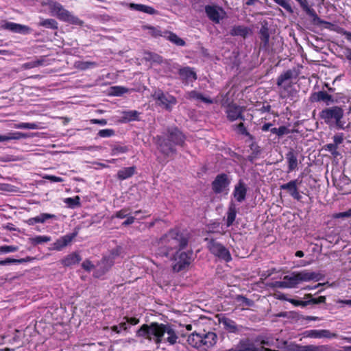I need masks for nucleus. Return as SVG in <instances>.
Here are the masks:
<instances>
[{
	"mask_svg": "<svg viewBox=\"0 0 351 351\" xmlns=\"http://www.w3.org/2000/svg\"><path fill=\"white\" fill-rule=\"evenodd\" d=\"M165 334L168 335L165 340L170 345H174L177 343L178 336L173 325L169 323L152 322L149 324H144L136 331V337L153 341L156 344L162 343Z\"/></svg>",
	"mask_w": 351,
	"mask_h": 351,
	"instance_id": "nucleus-1",
	"label": "nucleus"
},
{
	"mask_svg": "<svg viewBox=\"0 0 351 351\" xmlns=\"http://www.w3.org/2000/svg\"><path fill=\"white\" fill-rule=\"evenodd\" d=\"M158 149L165 157H171L177 154L176 146L183 147L186 136L176 126L168 127L163 136H157Z\"/></svg>",
	"mask_w": 351,
	"mask_h": 351,
	"instance_id": "nucleus-2",
	"label": "nucleus"
},
{
	"mask_svg": "<svg viewBox=\"0 0 351 351\" xmlns=\"http://www.w3.org/2000/svg\"><path fill=\"white\" fill-rule=\"evenodd\" d=\"M189 237L187 233L182 231L179 228L170 229L167 233L162 235L159 244L158 254L162 256L168 257L171 251H181L185 248L189 243Z\"/></svg>",
	"mask_w": 351,
	"mask_h": 351,
	"instance_id": "nucleus-3",
	"label": "nucleus"
},
{
	"mask_svg": "<svg viewBox=\"0 0 351 351\" xmlns=\"http://www.w3.org/2000/svg\"><path fill=\"white\" fill-rule=\"evenodd\" d=\"M344 109L341 106H327L319 112V118L330 129L346 130L350 128L344 119Z\"/></svg>",
	"mask_w": 351,
	"mask_h": 351,
	"instance_id": "nucleus-4",
	"label": "nucleus"
},
{
	"mask_svg": "<svg viewBox=\"0 0 351 351\" xmlns=\"http://www.w3.org/2000/svg\"><path fill=\"white\" fill-rule=\"evenodd\" d=\"M51 12L56 15L60 20L69 22L73 25H82L83 22L79 18L71 14L70 12L64 8L58 2L49 1L47 3Z\"/></svg>",
	"mask_w": 351,
	"mask_h": 351,
	"instance_id": "nucleus-5",
	"label": "nucleus"
},
{
	"mask_svg": "<svg viewBox=\"0 0 351 351\" xmlns=\"http://www.w3.org/2000/svg\"><path fill=\"white\" fill-rule=\"evenodd\" d=\"M204 241H207V247L211 254L226 262L232 260L229 250L221 243L217 242L215 239L205 238Z\"/></svg>",
	"mask_w": 351,
	"mask_h": 351,
	"instance_id": "nucleus-6",
	"label": "nucleus"
},
{
	"mask_svg": "<svg viewBox=\"0 0 351 351\" xmlns=\"http://www.w3.org/2000/svg\"><path fill=\"white\" fill-rule=\"evenodd\" d=\"M193 251L187 252L176 251L172 259L175 261L173 270L180 272L190 265L192 261Z\"/></svg>",
	"mask_w": 351,
	"mask_h": 351,
	"instance_id": "nucleus-7",
	"label": "nucleus"
},
{
	"mask_svg": "<svg viewBox=\"0 0 351 351\" xmlns=\"http://www.w3.org/2000/svg\"><path fill=\"white\" fill-rule=\"evenodd\" d=\"M154 100L158 101V105L164 107L167 111H171L172 106L177 104L176 98L171 95L165 94L160 89H157L152 94Z\"/></svg>",
	"mask_w": 351,
	"mask_h": 351,
	"instance_id": "nucleus-8",
	"label": "nucleus"
},
{
	"mask_svg": "<svg viewBox=\"0 0 351 351\" xmlns=\"http://www.w3.org/2000/svg\"><path fill=\"white\" fill-rule=\"evenodd\" d=\"M230 182L231 179L226 173L218 174L211 183L212 190L216 194L221 193L224 191L228 190Z\"/></svg>",
	"mask_w": 351,
	"mask_h": 351,
	"instance_id": "nucleus-9",
	"label": "nucleus"
},
{
	"mask_svg": "<svg viewBox=\"0 0 351 351\" xmlns=\"http://www.w3.org/2000/svg\"><path fill=\"white\" fill-rule=\"evenodd\" d=\"M245 110V108L244 106H241L235 103L231 102L227 105L226 110L227 119L230 121H234L237 119L245 121V119L243 114Z\"/></svg>",
	"mask_w": 351,
	"mask_h": 351,
	"instance_id": "nucleus-10",
	"label": "nucleus"
},
{
	"mask_svg": "<svg viewBox=\"0 0 351 351\" xmlns=\"http://www.w3.org/2000/svg\"><path fill=\"white\" fill-rule=\"evenodd\" d=\"M330 348L327 345L315 346L306 345L302 346L294 342H289L287 351H330Z\"/></svg>",
	"mask_w": 351,
	"mask_h": 351,
	"instance_id": "nucleus-11",
	"label": "nucleus"
},
{
	"mask_svg": "<svg viewBox=\"0 0 351 351\" xmlns=\"http://www.w3.org/2000/svg\"><path fill=\"white\" fill-rule=\"evenodd\" d=\"M301 182L302 181H299L298 179L292 180L287 183L281 184L280 189L286 191L293 199L300 201L302 199V195L299 192L298 185L300 184Z\"/></svg>",
	"mask_w": 351,
	"mask_h": 351,
	"instance_id": "nucleus-12",
	"label": "nucleus"
},
{
	"mask_svg": "<svg viewBox=\"0 0 351 351\" xmlns=\"http://www.w3.org/2000/svg\"><path fill=\"white\" fill-rule=\"evenodd\" d=\"M306 14L312 18V23L314 25H319L323 24H330L329 22L321 19L314 9L309 6L307 0H296Z\"/></svg>",
	"mask_w": 351,
	"mask_h": 351,
	"instance_id": "nucleus-13",
	"label": "nucleus"
},
{
	"mask_svg": "<svg viewBox=\"0 0 351 351\" xmlns=\"http://www.w3.org/2000/svg\"><path fill=\"white\" fill-rule=\"evenodd\" d=\"M309 101L312 103L323 101L326 106L337 102V99H335L332 95L324 90L313 93L310 96Z\"/></svg>",
	"mask_w": 351,
	"mask_h": 351,
	"instance_id": "nucleus-14",
	"label": "nucleus"
},
{
	"mask_svg": "<svg viewBox=\"0 0 351 351\" xmlns=\"http://www.w3.org/2000/svg\"><path fill=\"white\" fill-rule=\"evenodd\" d=\"M205 12L208 18L215 23H219L221 19H223L221 13L226 14L222 8L210 5L205 6Z\"/></svg>",
	"mask_w": 351,
	"mask_h": 351,
	"instance_id": "nucleus-15",
	"label": "nucleus"
},
{
	"mask_svg": "<svg viewBox=\"0 0 351 351\" xmlns=\"http://www.w3.org/2000/svg\"><path fill=\"white\" fill-rule=\"evenodd\" d=\"M259 38L261 39L260 49H267L269 41V29L268 27V22L264 20L261 22V27L258 32Z\"/></svg>",
	"mask_w": 351,
	"mask_h": 351,
	"instance_id": "nucleus-16",
	"label": "nucleus"
},
{
	"mask_svg": "<svg viewBox=\"0 0 351 351\" xmlns=\"http://www.w3.org/2000/svg\"><path fill=\"white\" fill-rule=\"evenodd\" d=\"M304 335L311 338H336L338 337L337 333L331 332L328 330H310L304 332Z\"/></svg>",
	"mask_w": 351,
	"mask_h": 351,
	"instance_id": "nucleus-17",
	"label": "nucleus"
},
{
	"mask_svg": "<svg viewBox=\"0 0 351 351\" xmlns=\"http://www.w3.org/2000/svg\"><path fill=\"white\" fill-rule=\"evenodd\" d=\"M247 191L245 184L242 180H239L234 186L233 196L238 202H242L245 199Z\"/></svg>",
	"mask_w": 351,
	"mask_h": 351,
	"instance_id": "nucleus-18",
	"label": "nucleus"
},
{
	"mask_svg": "<svg viewBox=\"0 0 351 351\" xmlns=\"http://www.w3.org/2000/svg\"><path fill=\"white\" fill-rule=\"evenodd\" d=\"M76 236L77 232L66 234L54 242L50 249L59 251L71 243Z\"/></svg>",
	"mask_w": 351,
	"mask_h": 351,
	"instance_id": "nucleus-19",
	"label": "nucleus"
},
{
	"mask_svg": "<svg viewBox=\"0 0 351 351\" xmlns=\"http://www.w3.org/2000/svg\"><path fill=\"white\" fill-rule=\"evenodd\" d=\"M298 153L292 148H291L286 154V159L288 164V172H291L298 167Z\"/></svg>",
	"mask_w": 351,
	"mask_h": 351,
	"instance_id": "nucleus-20",
	"label": "nucleus"
},
{
	"mask_svg": "<svg viewBox=\"0 0 351 351\" xmlns=\"http://www.w3.org/2000/svg\"><path fill=\"white\" fill-rule=\"evenodd\" d=\"M33 136L27 133H23L21 132H10L6 135H0V142L8 141L10 140H20L22 138H27Z\"/></svg>",
	"mask_w": 351,
	"mask_h": 351,
	"instance_id": "nucleus-21",
	"label": "nucleus"
},
{
	"mask_svg": "<svg viewBox=\"0 0 351 351\" xmlns=\"http://www.w3.org/2000/svg\"><path fill=\"white\" fill-rule=\"evenodd\" d=\"M297 274H298V278L300 280V282L310 281V280H320V278H319V274L316 272H313V271L311 272L307 270H303V271L297 272Z\"/></svg>",
	"mask_w": 351,
	"mask_h": 351,
	"instance_id": "nucleus-22",
	"label": "nucleus"
},
{
	"mask_svg": "<svg viewBox=\"0 0 351 351\" xmlns=\"http://www.w3.org/2000/svg\"><path fill=\"white\" fill-rule=\"evenodd\" d=\"M202 346L210 348L216 344L217 340V335L213 332H208L207 333H202Z\"/></svg>",
	"mask_w": 351,
	"mask_h": 351,
	"instance_id": "nucleus-23",
	"label": "nucleus"
},
{
	"mask_svg": "<svg viewBox=\"0 0 351 351\" xmlns=\"http://www.w3.org/2000/svg\"><path fill=\"white\" fill-rule=\"evenodd\" d=\"M6 29L16 33L20 34H29L30 32V28L24 25L17 24L14 23H7L5 25Z\"/></svg>",
	"mask_w": 351,
	"mask_h": 351,
	"instance_id": "nucleus-24",
	"label": "nucleus"
},
{
	"mask_svg": "<svg viewBox=\"0 0 351 351\" xmlns=\"http://www.w3.org/2000/svg\"><path fill=\"white\" fill-rule=\"evenodd\" d=\"M82 260L80 255L77 252H73L63 259L61 260V263L64 267H70L73 265L79 263Z\"/></svg>",
	"mask_w": 351,
	"mask_h": 351,
	"instance_id": "nucleus-25",
	"label": "nucleus"
},
{
	"mask_svg": "<svg viewBox=\"0 0 351 351\" xmlns=\"http://www.w3.org/2000/svg\"><path fill=\"white\" fill-rule=\"evenodd\" d=\"M298 74L295 69H289L281 73L277 78L276 84L278 86H281L282 84L293 77L296 78Z\"/></svg>",
	"mask_w": 351,
	"mask_h": 351,
	"instance_id": "nucleus-26",
	"label": "nucleus"
},
{
	"mask_svg": "<svg viewBox=\"0 0 351 351\" xmlns=\"http://www.w3.org/2000/svg\"><path fill=\"white\" fill-rule=\"evenodd\" d=\"M163 37L177 46L183 47L186 45V42L182 38H180L176 34L171 31L165 30L164 32Z\"/></svg>",
	"mask_w": 351,
	"mask_h": 351,
	"instance_id": "nucleus-27",
	"label": "nucleus"
},
{
	"mask_svg": "<svg viewBox=\"0 0 351 351\" xmlns=\"http://www.w3.org/2000/svg\"><path fill=\"white\" fill-rule=\"evenodd\" d=\"M136 169L135 166L123 167L118 171L117 177L119 180H126L134 175Z\"/></svg>",
	"mask_w": 351,
	"mask_h": 351,
	"instance_id": "nucleus-28",
	"label": "nucleus"
},
{
	"mask_svg": "<svg viewBox=\"0 0 351 351\" xmlns=\"http://www.w3.org/2000/svg\"><path fill=\"white\" fill-rule=\"evenodd\" d=\"M178 74L182 80H188L193 78L196 80L197 78L196 73L189 66L182 67L178 69Z\"/></svg>",
	"mask_w": 351,
	"mask_h": 351,
	"instance_id": "nucleus-29",
	"label": "nucleus"
},
{
	"mask_svg": "<svg viewBox=\"0 0 351 351\" xmlns=\"http://www.w3.org/2000/svg\"><path fill=\"white\" fill-rule=\"evenodd\" d=\"M139 114L140 112L136 110L123 111L120 121L121 123H128L133 121H139Z\"/></svg>",
	"mask_w": 351,
	"mask_h": 351,
	"instance_id": "nucleus-30",
	"label": "nucleus"
},
{
	"mask_svg": "<svg viewBox=\"0 0 351 351\" xmlns=\"http://www.w3.org/2000/svg\"><path fill=\"white\" fill-rule=\"evenodd\" d=\"M250 28L243 25H234L232 27L230 34L232 36H239L244 38L250 34Z\"/></svg>",
	"mask_w": 351,
	"mask_h": 351,
	"instance_id": "nucleus-31",
	"label": "nucleus"
},
{
	"mask_svg": "<svg viewBox=\"0 0 351 351\" xmlns=\"http://www.w3.org/2000/svg\"><path fill=\"white\" fill-rule=\"evenodd\" d=\"M304 299L306 300V306L319 305L322 304H326V296H319L315 298L311 293L305 294Z\"/></svg>",
	"mask_w": 351,
	"mask_h": 351,
	"instance_id": "nucleus-32",
	"label": "nucleus"
},
{
	"mask_svg": "<svg viewBox=\"0 0 351 351\" xmlns=\"http://www.w3.org/2000/svg\"><path fill=\"white\" fill-rule=\"evenodd\" d=\"M202 334L195 332L191 334L187 338L188 343L195 348L202 346Z\"/></svg>",
	"mask_w": 351,
	"mask_h": 351,
	"instance_id": "nucleus-33",
	"label": "nucleus"
},
{
	"mask_svg": "<svg viewBox=\"0 0 351 351\" xmlns=\"http://www.w3.org/2000/svg\"><path fill=\"white\" fill-rule=\"evenodd\" d=\"M219 323L222 324L224 328L229 332L235 333L238 331L236 323L230 318L223 317L219 319Z\"/></svg>",
	"mask_w": 351,
	"mask_h": 351,
	"instance_id": "nucleus-34",
	"label": "nucleus"
},
{
	"mask_svg": "<svg viewBox=\"0 0 351 351\" xmlns=\"http://www.w3.org/2000/svg\"><path fill=\"white\" fill-rule=\"evenodd\" d=\"M186 97L189 99H198L201 100L204 103L212 104L213 103V100L210 97H204L202 93H198L196 90H191L186 93Z\"/></svg>",
	"mask_w": 351,
	"mask_h": 351,
	"instance_id": "nucleus-35",
	"label": "nucleus"
},
{
	"mask_svg": "<svg viewBox=\"0 0 351 351\" xmlns=\"http://www.w3.org/2000/svg\"><path fill=\"white\" fill-rule=\"evenodd\" d=\"M237 208L236 205L233 202H230L228 213H227V220H226V226L227 227H230L233 224V222L235 220L237 215Z\"/></svg>",
	"mask_w": 351,
	"mask_h": 351,
	"instance_id": "nucleus-36",
	"label": "nucleus"
},
{
	"mask_svg": "<svg viewBox=\"0 0 351 351\" xmlns=\"http://www.w3.org/2000/svg\"><path fill=\"white\" fill-rule=\"evenodd\" d=\"M130 8L134 10L147 13L149 14H155L157 12V11L154 8L143 4L131 3Z\"/></svg>",
	"mask_w": 351,
	"mask_h": 351,
	"instance_id": "nucleus-37",
	"label": "nucleus"
},
{
	"mask_svg": "<svg viewBox=\"0 0 351 351\" xmlns=\"http://www.w3.org/2000/svg\"><path fill=\"white\" fill-rule=\"evenodd\" d=\"M284 280L287 282L289 288L295 287L300 283L297 272H293L290 276H285Z\"/></svg>",
	"mask_w": 351,
	"mask_h": 351,
	"instance_id": "nucleus-38",
	"label": "nucleus"
},
{
	"mask_svg": "<svg viewBox=\"0 0 351 351\" xmlns=\"http://www.w3.org/2000/svg\"><path fill=\"white\" fill-rule=\"evenodd\" d=\"M39 25L52 29H58V23L55 19H53L43 20L39 23Z\"/></svg>",
	"mask_w": 351,
	"mask_h": 351,
	"instance_id": "nucleus-39",
	"label": "nucleus"
},
{
	"mask_svg": "<svg viewBox=\"0 0 351 351\" xmlns=\"http://www.w3.org/2000/svg\"><path fill=\"white\" fill-rule=\"evenodd\" d=\"M50 241L51 237L48 236H36L29 239L30 243L34 245L41 244L43 243H47Z\"/></svg>",
	"mask_w": 351,
	"mask_h": 351,
	"instance_id": "nucleus-40",
	"label": "nucleus"
},
{
	"mask_svg": "<svg viewBox=\"0 0 351 351\" xmlns=\"http://www.w3.org/2000/svg\"><path fill=\"white\" fill-rule=\"evenodd\" d=\"M270 131L272 134H276L278 136L281 137L285 134H288L290 133V130L286 126H280L278 128H273L270 129Z\"/></svg>",
	"mask_w": 351,
	"mask_h": 351,
	"instance_id": "nucleus-41",
	"label": "nucleus"
},
{
	"mask_svg": "<svg viewBox=\"0 0 351 351\" xmlns=\"http://www.w3.org/2000/svg\"><path fill=\"white\" fill-rule=\"evenodd\" d=\"M129 151L128 146L112 145L111 155H117L118 154L126 153Z\"/></svg>",
	"mask_w": 351,
	"mask_h": 351,
	"instance_id": "nucleus-42",
	"label": "nucleus"
},
{
	"mask_svg": "<svg viewBox=\"0 0 351 351\" xmlns=\"http://www.w3.org/2000/svg\"><path fill=\"white\" fill-rule=\"evenodd\" d=\"M128 92V89L127 88L123 86H112L111 87L110 94L113 96H121Z\"/></svg>",
	"mask_w": 351,
	"mask_h": 351,
	"instance_id": "nucleus-43",
	"label": "nucleus"
},
{
	"mask_svg": "<svg viewBox=\"0 0 351 351\" xmlns=\"http://www.w3.org/2000/svg\"><path fill=\"white\" fill-rule=\"evenodd\" d=\"M237 301L241 302L246 306H253L254 305V302L252 300L241 295H238L237 296Z\"/></svg>",
	"mask_w": 351,
	"mask_h": 351,
	"instance_id": "nucleus-44",
	"label": "nucleus"
},
{
	"mask_svg": "<svg viewBox=\"0 0 351 351\" xmlns=\"http://www.w3.org/2000/svg\"><path fill=\"white\" fill-rule=\"evenodd\" d=\"M274 1L285 9L289 14L293 13L292 7L286 0H274Z\"/></svg>",
	"mask_w": 351,
	"mask_h": 351,
	"instance_id": "nucleus-45",
	"label": "nucleus"
},
{
	"mask_svg": "<svg viewBox=\"0 0 351 351\" xmlns=\"http://www.w3.org/2000/svg\"><path fill=\"white\" fill-rule=\"evenodd\" d=\"M144 28L149 29L150 31L149 32L150 34L153 37H158V36H162L163 37L164 32H162L157 27H153V26H149V25H146V26H144Z\"/></svg>",
	"mask_w": 351,
	"mask_h": 351,
	"instance_id": "nucleus-46",
	"label": "nucleus"
},
{
	"mask_svg": "<svg viewBox=\"0 0 351 351\" xmlns=\"http://www.w3.org/2000/svg\"><path fill=\"white\" fill-rule=\"evenodd\" d=\"M270 288H289V285L285 280L283 281H274L267 284Z\"/></svg>",
	"mask_w": 351,
	"mask_h": 351,
	"instance_id": "nucleus-47",
	"label": "nucleus"
},
{
	"mask_svg": "<svg viewBox=\"0 0 351 351\" xmlns=\"http://www.w3.org/2000/svg\"><path fill=\"white\" fill-rule=\"evenodd\" d=\"M64 202L67 204L71 208H75V206L80 205V197L78 196H76L73 198L68 197L65 199Z\"/></svg>",
	"mask_w": 351,
	"mask_h": 351,
	"instance_id": "nucleus-48",
	"label": "nucleus"
},
{
	"mask_svg": "<svg viewBox=\"0 0 351 351\" xmlns=\"http://www.w3.org/2000/svg\"><path fill=\"white\" fill-rule=\"evenodd\" d=\"M19 250L18 246L14 245H2L0 246V254H7L10 252H16Z\"/></svg>",
	"mask_w": 351,
	"mask_h": 351,
	"instance_id": "nucleus-49",
	"label": "nucleus"
},
{
	"mask_svg": "<svg viewBox=\"0 0 351 351\" xmlns=\"http://www.w3.org/2000/svg\"><path fill=\"white\" fill-rule=\"evenodd\" d=\"M115 132L112 129H104L100 130L98 132V136L101 138H106L112 136L114 134Z\"/></svg>",
	"mask_w": 351,
	"mask_h": 351,
	"instance_id": "nucleus-50",
	"label": "nucleus"
},
{
	"mask_svg": "<svg viewBox=\"0 0 351 351\" xmlns=\"http://www.w3.org/2000/svg\"><path fill=\"white\" fill-rule=\"evenodd\" d=\"M250 149L252 150V153H254V155H260L262 152L261 147L256 143L252 142L249 145Z\"/></svg>",
	"mask_w": 351,
	"mask_h": 351,
	"instance_id": "nucleus-51",
	"label": "nucleus"
},
{
	"mask_svg": "<svg viewBox=\"0 0 351 351\" xmlns=\"http://www.w3.org/2000/svg\"><path fill=\"white\" fill-rule=\"evenodd\" d=\"M23 260H17L16 258H7L5 260L0 261V265H6L12 263H22Z\"/></svg>",
	"mask_w": 351,
	"mask_h": 351,
	"instance_id": "nucleus-52",
	"label": "nucleus"
},
{
	"mask_svg": "<svg viewBox=\"0 0 351 351\" xmlns=\"http://www.w3.org/2000/svg\"><path fill=\"white\" fill-rule=\"evenodd\" d=\"M351 217V208L345 212L338 213L333 215L335 219L348 218Z\"/></svg>",
	"mask_w": 351,
	"mask_h": 351,
	"instance_id": "nucleus-53",
	"label": "nucleus"
},
{
	"mask_svg": "<svg viewBox=\"0 0 351 351\" xmlns=\"http://www.w3.org/2000/svg\"><path fill=\"white\" fill-rule=\"evenodd\" d=\"M288 302L295 306H300L302 307L306 306V300H300L290 298L288 300Z\"/></svg>",
	"mask_w": 351,
	"mask_h": 351,
	"instance_id": "nucleus-54",
	"label": "nucleus"
},
{
	"mask_svg": "<svg viewBox=\"0 0 351 351\" xmlns=\"http://www.w3.org/2000/svg\"><path fill=\"white\" fill-rule=\"evenodd\" d=\"M236 130L237 132L239 134L241 135H245V134H247L248 131L247 130L246 128L245 127L243 123L241 122L240 123L235 125Z\"/></svg>",
	"mask_w": 351,
	"mask_h": 351,
	"instance_id": "nucleus-55",
	"label": "nucleus"
},
{
	"mask_svg": "<svg viewBox=\"0 0 351 351\" xmlns=\"http://www.w3.org/2000/svg\"><path fill=\"white\" fill-rule=\"evenodd\" d=\"M128 210H129V209H127V208L121 209V210L117 211L115 213L114 216H115V217H117V218L123 219L125 217H127L129 215Z\"/></svg>",
	"mask_w": 351,
	"mask_h": 351,
	"instance_id": "nucleus-56",
	"label": "nucleus"
},
{
	"mask_svg": "<svg viewBox=\"0 0 351 351\" xmlns=\"http://www.w3.org/2000/svg\"><path fill=\"white\" fill-rule=\"evenodd\" d=\"M298 320H307V321H318L320 320L321 318L316 316H304L302 315H300L298 317Z\"/></svg>",
	"mask_w": 351,
	"mask_h": 351,
	"instance_id": "nucleus-57",
	"label": "nucleus"
},
{
	"mask_svg": "<svg viewBox=\"0 0 351 351\" xmlns=\"http://www.w3.org/2000/svg\"><path fill=\"white\" fill-rule=\"evenodd\" d=\"M326 149L329 151L332 155H337V146L335 143H329L326 145Z\"/></svg>",
	"mask_w": 351,
	"mask_h": 351,
	"instance_id": "nucleus-58",
	"label": "nucleus"
},
{
	"mask_svg": "<svg viewBox=\"0 0 351 351\" xmlns=\"http://www.w3.org/2000/svg\"><path fill=\"white\" fill-rule=\"evenodd\" d=\"M82 267L86 271H90L94 267V265L89 260H85L82 263Z\"/></svg>",
	"mask_w": 351,
	"mask_h": 351,
	"instance_id": "nucleus-59",
	"label": "nucleus"
},
{
	"mask_svg": "<svg viewBox=\"0 0 351 351\" xmlns=\"http://www.w3.org/2000/svg\"><path fill=\"white\" fill-rule=\"evenodd\" d=\"M151 60L156 63L160 64L162 62V57L157 53H149Z\"/></svg>",
	"mask_w": 351,
	"mask_h": 351,
	"instance_id": "nucleus-60",
	"label": "nucleus"
},
{
	"mask_svg": "<svg viewBox=\"0 0 351 351\" xmlns=\"http://www.w3.org/2000/svg\"><path fill=\"white\" fill-rule=\"evenodd\" d=\"M343 141V134H336L333 136V141L335 144L337 146L339 144H341Z\"/></svg>",
	"mask_w": 351,
	"mask_h": 351,
	"instance_id": "nucleus-61",
	"label": "nucleus"
},
{
	"mask_svg": "<svg viewBox=\"0 0 351 351\" xmlns=\"http://www.w3.org/2000/svg\"><path fill=\"white\" fill-rule=\"evenodd\" d=\"M45 178L53 182H61L63 181L62 178L56 176H47Z\"/></svg>",
	"mask_w": 351,
	"mask_h": 351,
	"instance_id": "nucleus-62",
	"label": "nucleus"
},
{
	"mask_svg": "<svg viewBox=\"0 0 351 351\" xmlns=\"http://www.w3.org/2000/svg\"><path fill=\"white\" fill-rule=\"evenodd\" d=\"M124 319H125L127 322L131 325H136L139 323V319L136 318V317H125Z\"/></svg>",
	"mask_w": 351,
	"mask_h": 351,
	"instance_id": "nucleus-63",
	"label": "nucleus"
},
{
	"mask_svg": "<svg viewBox=\"0 0 351 351\" xmlns=\"http://www.w3.org/2000/svg\"><path fill=\"white\" fill-rule=\"evenodd\" d=\"M90 123H94V124H99L101 125H105L107 124V120L104 119H93L90 120Z\"/></svg>",
	"mask_w": 351,
	"mask_h": 351,
	"instance_id": "nucleus-64",
	"label": "nucleus"
}]
</instances>
